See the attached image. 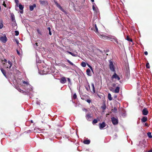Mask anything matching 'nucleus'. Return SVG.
Returning a JSON list of instances; mask_svg holds the SVG:
<instances>
[{
    "label": "nucleus",
    "mask_w": 152,
    "mask_h": 152,
    "mask_svg": "<svg viewBox=\"0 0 152 152\" xmlns=\"http://www.w3.org/2000/svg\"><path fill=\"white\" fill-rule=\"evenodd\" d=\"M12 65V63L10 61H8L6 64L7 68L10 69Z\"/></svg>",
    "instance_id": "obj_10"
},
{
    "label": "nucleus",
    "mask_w": 152,
    "mask_h": 152,
    "mask_svg": "<svg viewBox=\"0 0 152 152\" xmlns=\"http://www.w3.org/2000/svg\"><path fill=\"white\" fill-rule=\"evenodd\" d=\"M38 33L39 34L41 35V31L39 30V29H37V30Z\"/></svg>",
    "instance_id": "obj_34"
},
{
    "label": "nucleus",
    "mask_w": 152,
    "mask_h": 152,
    "mask_svg": "<svg viewBox=\"0 0 152 152\" xmlns=\"http://www.w3.org/2000/svg\"><path fill=\"white\" fill-rule=\"evenodd\" d=\"M83 111H87V110L85 108L83 109Z\"/></svg>",
    "instance_id": "obj_52"
},
{
    "label": "nucleus",
    "mask_w": 152,
    "mask_h": 152,
    "mask_svg": "<svg viewBox=\"0 0 152 152\" xmlns=\"http://www.w3.org/2000/svg\"><path fill=\"white\" fill-rule=\"evenodd\" d=\"M36 5L35 4H34L32 5H30L29 6L30 10L32 11L33 10L34 8L36 7Z\"/></svg>",
    "instance_id": "obj_16"
},
{
    "label": "nucleus",
    "mask_w": 152,
    "mask_h": 152,
    "mask_svg": "<svg viewBox=\"0 0 152 152\" xmlns=\"http://www.w3.org/2000/svg\"><path fill=\"white\" fill-rule=\"evenodd\" d=\"M109 67L110 70L113 72H115V68L113 65V62L110 60L109 61Z\"/></svg>",
    "instance_id": "obj_2"
},
{
    "label": "nucleus",
    "mask_w": 152,
    "mask_h": 152,
    "mask_svg": "<svg viewBox=\"0 0 152 152\" xmlns=\"http://www.w3.org/2000/svg\"><path fill=\"white\" fill-rule=\"evenodd\" d=\"M31 122L32 123H33V121L32 120H31Z\"/></svg>",
    "instance_id": "obj_61"
},
{
    "label": "nucleus",
    "mask_w": 152,
    "mask_h": 152,
    "mask_svg": "<svg viewBox=\"0 0 152 152\" xmlns=\"http://www.w3.org/2000/svg\"><path fill=\"white\" fill-rule=\"evenodd\" d=\"M18 90L20 92H21L22 91H23V90H21V89L20 88L18 89Z\"/></svg>",
    "instance_id": "obj_53"
},
{
    "label": "nucleus",
    "mask_w": 152,
    "mask_h": 152,
    "mask_svg": "<svg viewBox=\"0 0 152 152\" xmlns=\"http://www.w3.org/2000/svg\"><path fill=\"white\" fill-rule=\"evenodd\" d=\"M39 63H41V61H40L39 62Z\"/></svg>",
    "instance_id": "obj_64"
},
{
    "label": "nucleus",
    "mask_w": 152,
    "mask_h": 152,
    "mask_svg": "<svg viewBox=\"0 0 152 152\" xmlns=\"http://www.w3.org/2000/svg\"><path fill=\"white\" fill-rule=\"evenodd\" d=\"M18 7H19V9L20 10H23L24 7L21 4H19V5Z\"/></svg>",
    "instance_id": "obj_23"
},
{
    "label": "nucleus",
    "mask_w": 152,
    "mask_h": 152,
    "mask_svg": "<svg viewBox=\"0 0 152 152\" xmlns=\"http://www.w3.org/2000/svg\"><path fill=\"white\" fill-rule=\"evenodd\" d=\"M83 142L85 144H89L90 142V141L89 140H84Z\"/></svg>",
    "instance_id": "obj_19"
},
{
    "label": "nucleus",
    "mask_w": 152,
    "mask_h": 152,
    "mask_svg": "<svg viewBox=\"0 0 152 152\" xmlns=\"http://www.w3.org/2000/svg\"><path fill=\"white\" fill-rule=\"evenodd\" d=\"M1 71L2 72V73L4 75L5 77H6V72H5V71L4 70V69H3L1 68Z\"/></svg>",
    "instance_id": "obj_20"
},
{
    "label": "nucleus",
    "mask_w": 152,
    "mask_h": 152,
    "mask_svg": "<svg viewBox=\"0 0 152 152\" xmlns=\"http://www.w3.org/2000/svg\"><path fill=\"white\" fill-rule=\"evenodd\" d=\"M86 118L88 120L90 121L92 118V116L90 113H88L86 115Z\"/></svg>",
    "instance_id": "obj_15"
},
{
    "label": "nucleus",
    "mask_w": 152,
    "mask_h": 152,
    "mask_svg": "<svg viewBox=\"0 0 152 152\" xmlns=\"http://www.w3.org/2000/svg\"><path fill=\"white\" fill-rule=\"evenodd\" d=\"M39 73L41 75H43V74H45V73H41V72H39Z\"/></svg>",
    "instance_id": "obj_60"
},
{
    "label": "nucleus",
    "mask_w": 152,
    "mask_h": 152,
    "mask_svg": "<svg viewBox=\"0 0 152 152\" xmlns=\"http://www.w3.org/2000/svg\"><path fill=\"white\" fill-rule=\"evenodd\" d=\"M144 54L145 55H147L148 54V52L147 51L145 52Z\"/></svg>",
    "instance_id": "obj_49"
},
{
    "label": "nucleus",
    "mask_w": 152,
    "mask_h": 152,
    "mask_svg": "<svg viewBox=\"0 0 152 152\" xmlns=\"http://www.w3.org/2000/svg\"><path fill=\"white\" fill-rule=\"evenodd\" d=\"M106 106L105 104L103 105L101 107V108L103 110H104L106 109Z\"/></svg>",
    "instance_id": "obj_32"
},
{
    "label": "nucleus",
    "mask_w": 152,
    "mask_h": 152,
    "mask_svg": "<svg viewBox=\"0 0 152 152\" xmlns=\"http://www.w3.org/2000/svg\"><path fill=\"white\" fill-rule=\"evenodd\" d=\"M145 126H148V124H147L146 123H145Z\"/></svg>",
    "instance_id": "obj_56"
},
{
    "label": "nucleus",
    "mask_w": 152,
    "mask_h": 152,
    "mask_svg": "<svg viewBox=\"0 0 152 152\" xmlns=\"http://www.w3.org/2000/svg\"><path fill=\"white\" fill-rule=\"evenodd\" d=\"M93 9L94 10H96V8L94 5H93Z\"/></svg>",
    "instance_id": "obj_48"
},
{
    "label": "nucleus",
    "mask_w": 152,
    "mask_h": 152,
    "mask_svg": "<svg viewBox=\"0 0 152 152\" xmlns=\"http://www.w3.org/2000/svg\"><path fill=\"white\" fill-rule=\"evenodd\" d=\"M111 79H117L118 80H120V78L115 72H114V74L112 76Z\"/></svg>",
    "instance_id": "obj_7"
},
{
    "label": "nucleus",
    "mask_w": 152,
    "mask_h": 152,
    "mask_svg": "<svg viewBox=\"0 0 152 152\" xmlns=\"http://www.w3.org/2000/svg\"><path fill=\"white\" fill-rule=\"evenodd\" d=\"M146 68L148 69L150 68V66L149 63H148L146 64Z\"/></svg>",
    "instance_id": "obj_33"
},
{
    "label": "nucleus",
    "mask_w": 152,
    "mask_h": 152,
    "mask_svg": "<svg viewBox=\"0 0 152 152\" xmlns=\"http://www.w3.org/2000/svg\"><path fill=\"white\" fill-rule=\"evenodd\" d=\"M148 112L146 108H144L142 110V114L144 115H147L148 114Z\"/></svg>",
    "instance_id": "obj_11"
},
{
    "label": "nucleus",
    "mask_w": 152,
    "mask_h": 152,
    "mask_svg": "<svg viewBox=\"0 0 152 152\" xmlns=\"http://www.w3.org/2000/svg\"><path fill=\"white\" fill-rule=\"evenodd\" d=\"M16 42L17 44H18L19 43V42L18 40H16Z\"/></svg>",
    "instance_id": "obj_59"
},
{
    "label": "nucleus",
    "mask_w": 152,
    "mask_h": 152,
    "mask_svg": "<svg viewBox=\"0 0 152 152\" xmlns=\"http://www.w3.org/2000/svg\"><path fill=\"white\" fill-rule=\"evenodd\" d=\"M34 47H35L36 46H38V43H35V44H34Z\"/></svg>",
    "instance_id": "obj_45"
},
{
    "label": "nucleus",
    "mask_w": 152,
    "mask_h": 152,
    "mask_svg": "<svg viewBox=\"0 0 152 152\" xmlns=\"http://www.w3.org/2000/svg\"><path fill=\"white\" fill-rule=\"evenodd\" d=\"M148 152H152V149L151 150L148 151Z\"/></svg>",
    "instance_id": "obj_54"
},
{
    "label": "nucleus",
    "mask_w": 152,
    "mask_h": 152,
    "mask_svg": "<svg viewBox=\"0 0 152 152\" xmlns=\"http://www.w3.org/2000/svg\"><path fill=\"white\" fill-rule=\"evenodd\" d=\"M127 39L129 41H131V42H132V39H129V38H128V37H127Z\"/></svg>",
    "instance_id": "obj_44"
},
{
    "label": "nucleus",
    "mask_w": 152,
    "mask_h": 152,
    "mask_svg": "<svg viewBox=\"0 0 152 152\" xmlns=\"http://www.w3.org/2000/svg\"><path fill=\"white\" fill-rule=\"evenodd\" d=\"M36 103L37 104H38V105H39L40 104V101H39L38 100L37 101H36Z\"/></svg>",
    "instance_id": "obj_42"
},
{
    "label": "nucleus",
    "mask_w": 152,
    "mask_h": 152,
    "mask_svg": "<svg viewBox=\"0 0 152 152\" xmlns=\"http://www.w3.org/2000/svg\"><path fill=\"white\" fill-rule=\"evenodd\" d=\"M48 30H49V31H50V27H49L48 28Z\"/></svg>",
    "instance_id": "obj_55"
},
{
    "label": "nucleus",
    "mask_w": 152,
    "mask_h": 152,
    "mask_svg": "<svg viewBox=\"0 0 152 152\" xmlns=\"http://www.w3.org/2000/svg\"><path fill=\"white\" fill-rule=\"evenodd\" d=\"M141 120L142 122H145L147 120V117H143Z\"/></svg>",
    "instance_id": "obj_17"
},
{
    "label": "nucleus",
    "mask_w": 152,
    "mask_h": 152,
    "mask_svg": "<svg viewBox=\"0 0 152 152\" xmlns=\"http://www.w3.org/2000/svg\"><path fill=\"white\" fill-rule=\"evenodd\" d=\"M67 52L68 53H69V54L72 55L73 56L76 57L77 56L76 55L74 54V53H72V52H71L67 51Z\"/></svg>",
    "instance_id": "obj_24"
},
{
    "label": "nucleus",
    "mask_w": 152,
    "mask_h": 152,
    "mask_svg": "<svg viewBox=\"0 0 152 152\" xmlns=\"http://www.w3.org/2000/svg\"><path fill=\"white\" fill-rule=\"evenodd\" d=\"M15 2L16 3V4L17 6H18V4L19 3L18 0H15Z\"/></svg>",
    "instance_id": "obj_40"
},
{
    "label": "nucleus",
    "mask_w": 152,
    "mask_h": 152,
    "mask_svg": "<svg viewBox=\"0 0 152 152\" xmlns=\"http://www.w3.org/2000/svg\"><path fill=\"white\" fill-rule=\"evenodd\" d=\"M11 15V18L13 22H14V25L15 26H16V23H15V16L14 14L12 13H11L10 14Z\"/></svg>",
    "instance_id": "obj_9"
},
{
    "label": "nucleus",
    "mask_w": 152,
    "mask_h": 152,
    "mask_svg": "<svg viewBox=\"0 0 152 152\" xmlns=\"http://www.w3.org/2000/svg\"><path fill=\"white\" fill-rule=\"evenodd\" d=\"M66 81V78L64 77H62L60 79V82L61 83L64 84Z\"/></svg>",
    "instance_id": "obj_12"
},
{
    "label": "nucleus",
    "mask_w": 152,
    "mask_h": 152,
    "mask_svg": "<svg viewBox=\"0 0 152 152\" xmlns=\"http://www.w3.org/2000/svg\"><path fill=\"white\" fill-rule=\"evenodd\" d=\"M4 62H7V60L6 59H4Z\"/></svg>",
    "instance_id": "obj_58"
},
{
    "label": "nucleus",
    "mask_w": 152,
    "mask_h": 152,
    "mask_svg": "<svg viewBox=\"0 0 152 152\" xmlns=\"http://www.w3.org/2000/svg\"><path fill=\"white\" fill-rule=\"evenodd\" d=\"M100 36L103 38V39H108L109 38L110 40L111 41H113L112 39H115L114 38H112L110 37V36H106L104 34H100Z\"/></svg>",
    "instance_id": "obj_6"
},
{
    "label": "nucleus",
    "mask_w": 152,
    "mask_h": 152,
    "mask_svg": "<svg viewBox=\"0 0 152 152\" xmlns=\"http://www.w3.org/2000/svg\"><path fill=\"white\" fill-rule=\"evenodd\" d=\"M67 61L68 63H69L72 66H74L75 65L70 61L69 59L67 60Z\"/></svg>",
    "instance_id": "obj_29"
},
{
    "label": "nucleus",
    "mask_w": 152,
    "mask_h": 152,
    "mask_svg": "<svg viewBox=\"0 0 152 152\" xmlns=\"http://www.w3.org/2000/svg\"><path fill=\"white\" fill-rule=\"evenodd\" d=\"M91 86L92 88L93 92V93H95V87H94V84L93 83H92L91 84Z\"/></svg>",
    "instance_id": "obj_22"
},
{
    "label": "nucleus",
    "mask_w": 152,
    "mask_h": 152,
    "mask_svg": "<svg viewBox=\"0 0 152 152\" xmlns=\"http://www.w3.org/2000/svg\"><path fill=\"white\" fill-rule=\"evenodd\" d=\"M77 98V95L75 93L74 94L73 96V98L74 99H75Z\"/></svg>",
    "instance_id": "obj_37"
},
{
    "label": "nucleus",
    "mask_w": 152,
    "mask_h": 152,
    "mask_svg": "<svg viewBox=\"0 0 152 152\" xmlns=\"http://www.w3.org/2000/svg\"><path fill=\"white\" fill-rule=\"evenodd\" d=\"M99 125L100 129H102L106 126V124L104 122H103L102 123H99Z\"/></svg>",
    "instance_id": "obj_13"
},
{
    "label": "nucleus",
    "mask_w": 152,
    "mask_h": 152,
    "mask_svg": "<svg viewBox=\"0 0 152 152\" xmlns=\"http://www.w3.org/2000/svg\"><path fill=\"white\" fill-rule=\"evenodd\" d=\"M113 110H114L115 112L117 111V109L116 108L114 107V108L113 109Z\"/></svg>",
    "instance_id": "obj_50"
},
{
    "label": "nucleus",
    "mask_w": 152,
    "mask_h": 152,
    "mask_svg": "<svg viewBox=\"0 0 152 152\" xmlns=\"http://www.w3.org/2000/svg\"><path fill=\"white\" fill-rule=\"evenodd\" d=\"M87 65L90 68L91 70L93 71V68L91 66H90L89 64H87Z\"/></svg>",
    "instance_id": "obj_36"
},
{
    "label": "nucleus",
    "mask_w": 152,
    "mask_h": 152,
    "mask_svg": "<svg viewBox=\"0 0 152 152\" xmlns=\"http://www.w3.org/2000/svg\"><path fill=\"white\" fill-rule=\"evenodd\" d=\"M54 2L56 4V6L62 12H64V10L62 8L61 6L55 0H53Z\"/></svg>",
    "instance_id": "obj_8"
},
{
    "label": "nucleus",
    "mask_w": 152,
    "mask_h": 152,
    "mask_svg": "<svg viewBox=\"0 0 152 152\" xmlns=\"http://www.w3.org/2000/svg\"><path fill=\"white\" fill-rule=\"evenodd\" d=\"M91 1L92 2H94V0H91Z\"/></svg>",
    "instance_id": "obj_62"
},
{
    "label": "nucleus",
    "mask_w": 152,
    "mask_h": 152,
    "mask_svg": "<svg viewBox=\"0 0 152 152\" xmlns=\"http://www.w3.org/2000/svg\"><path fill=\"white\" fill-rule=\"evenodd\" d=\"M20 12L22 14L23 13V10H21V11H20Z\"/></svg>",
    "instance_id": "obj_57"
},
{
    "label": "nucleus",
    "mask_w": 152,
    "mask_h": 152,
    "mask_svg": "<svg viewBox=\"0 0 152 152\" xmlns=\"http://www.w3.org/2000/svg\"><path fill=\"white\" fill-rule=\"evenodd\" d=\"M125 71L127 73H129V68H126L125 69Z\"/></svg>",
    "instance_id": "obj_38"
},
{
    "label": "nucleus",
    "mask_w": 152,
    "mask_h": 152,
    "mask_svg": "<svg viewBox=\"0 0 152 152\" xmlns=\"http://www.w3.org/2000/svg\"><path fill=\"white\" fill-rule=\"evenodd\" d=\"M120 88L119 87H117L115 90H113V88L110 89V91L113 92L115 93H118L120 91Z\"/></svg>",
    "instance_id": "obj_5"
},
{
    "label": "nucleus",
    "mask_w": 152,
    "mask_h": 152,
    "mask_svg": "<svg viewBox=\"0 0 152 152\" xmlns=\"http://www.w3.org/2000/svg\"><path fill=\"white\" fill-rule=\"evenodd\" d=\"M81 65L82 66L84 67H85L86 66V63L83 61L82 62Z\"/></svg>",
    "instance_id": "obj_25"
},
{
    "label": "nucleus",
    "mask_w": 152,
    "mask_h": 152,
    "mask_svg": "<svg viewBox=\"0 0 152 152\" xmlns=\"http://www.w3.org/2000/svg\"><path fill=\"white\" fill-rule=\"evenodd\" d=\"M147 134L148 137L150 138H152V136L151 135V133L150 132H148L147 133Z\"/></svg>",
    "instance_id": "obj_27"
},
{
    "label": "nucleus",
    "mask_w": 152,
    "mask_h": 152,
    "mask_svg": "<svg viewBox=\"0 0 152 152\" xmlns=\"http://www.w3.org/2000/svg\"><path fill=\"white\" fill-rule=\"evenodd\" d=\"M108 99L109 100L111 101L112 99V98L111 97V95L109 93L108 95Z\"/></svg>",
    "instance_id": "obj_21"
},
{
    "label": "nucleus",
    "mask_w": 152,
    "mask_h": 152,
    "mask_svg": "<svg viewBox=\"0 0 152 152\" xmlns=\"http://www.w3.org/2000/svg\"><path fill=\"white\" fill-rule=\"evenodd\" d=\"M111 121L113 124L114 125H116L118 124V119L117 118L112 117L111 118Z\"/></svg>",
    "instance_id": "obj_3"
},
{
    "label": "nucleus",
    "mask_w": 152,
    "mask_h": 152,
    "mask_svg": "<svg viewBox=\"0 0 152 152\" xmlns=\"http://www.w3.org/2000/svg\"><path fill=\"white\" fill-rule=\"evenodd\" d=\"M98 122V120L97 119H94L93 121V124H95L97 123Z\"/></svg>",
    "instance_id": "obj_30"
},
{
    "label": "nucleus",
    "mask_w": 152,
    "mask_h": 152,
    "mask_svg": "<svg viewBox=\"0 0 152 152\" xmlns=\"http://www.w3.org/2000/svg\"><path fill=\"white\" fill-rule=\"evenodd\" d=\"M116 84L115 83H113L112 84V86L113 87H115L116 86Z\"/></svg>",
    "instance_id": "obj_41"
},
{
    "label": "nucleus",
    "mask_w": 152,
    "mask_h": 152,
    "mask_svg": "<svg viewBox=\"0 0 152 152\" xmlns=\"http://www.w3.org/2000/svg\"><path fill=\"white\" fill-rule=\"evenodd\" d=\"M121 115L123 116H125L126 115V114L125 113H123L121 114Z\"/></svg>",
    "instance_id": "obj_46"
},
{
    "label": "nucleus",
    "mask_w": 152,
    "mask_h": 152,
    "mask_svg": "<svg viewBox=\"0 0 152 152\" xmlns=\"http://www.w3.org/2000/svg\"><path fill=\"white\" fill-rule=\"evenodd\" d=\"M4 7H6V4H4Z\"/></svg>",
    "instance_id": "obj_63"
},
{
    "label": "nucleus",
    "mask_w": 152,
    "mask_h": 152,
    "mask_svg": "<svg viewBox=\"0 0 152 152\" xmlns=\"http://www.w3.org/2000/svg\"><path fill=\"white\" fill-rule=\"evenodd\" d=\"M85 87L87 91H90V85L88 83H87V84L86 85Z\"/></svg>",
    "instance_id": "obj_14"
},
{
    "label": "nucleus",
    "mask_w": 152,
    "mask_h": 152,
    "mask_svg": "<svg viewBox=\"0 0 152 152\" xmlns=\"http://www.w3.org/2000/svg\"><path fill=\"white\" fill-rule=\"evenodd\" d=\"M7 40V38L5 35L0 36V40L2 42L5 43Z\"/></svg>",
    "instance_id": "obj_4"
},
{
    "label": "nucleus",
    "mask_w": 152,
    "mask_h": 152,
    "mask_svg": "<svg viewBox=\"0 0 152 152\" xmlns=\"http://www.w3.org/2000/svg\"><path fill=\"white\" fill-rule=\"evenodd\" d=\"M66 78L68 80L69 82V83H71V80H70V79L69 78Z\"/></svg>",
    "instance_id": "obj_47"
},
{
    "label": "nucleus",
    "mask_w": 152,
    "mask_h": 152,
    "mask_svg": "<svg viewBox=\"0 0 152 152\" xmlns=\"http://www.w3.org/2000/svg\"><path fill=\"white\" fill-rule=\"evenodd\" d=\"M22 82L23 84H25L26 86L27 87L26 88L27 90H29V91L32 90V87L29 84V83L24 80H22Z\"/></svg>",
    "instance_id": "obj_1"
},
{
    "label": "nucleus",
    "mask_w": 152,
    "mask_h": 152,
    "mask_svg": "<svg viewBox=\"0 0 152 152\" xmlns=\"http://www.w3.org/2000/svg\"><path fill=\"white\" fill-rule=\"evenodd\" d=\"M86 101L88 103H90L91 102V101L90 99H88L86 100Z\"/></svg>",
    "instance_id": "obj_39"
},
{
    "label": "nucleus",
    "mask_w": 152,
    "mask_h": 152,
    "mask_svg": "<svg viewBox=\"0 0 152 152\" xmlns=\"http://www.w3.org/2000/svg\"><path fill=\"white\" fill-rule=\"evenodd\" d=\"M16 51H17V53L18 54L19 56H20V53L19 51L18 50H17Z\"/></svg>",
    "instance_id": "obj_43"
},
{
    "label": "nucleus",
    "mask_w": 152,
    "mask_h": 152,
    "mask_svg": "<svg viewBox=\"0 0 152 152\" xmlns=\"http://www.w3.org/2000/svg\"><path fill=\"white\" fill-rule=\"evenodd\" d=\"M3 24L2 21H0V29L2 28L3 27Z\"/></svg>",
    "instance_id": "obj_28"
},
{
    "label": "nucleus",
    "mask_w": 152,
    "mask_h": 152,
    "mask_svg": "<svg viewBox=\"0 0 152 152\" xmlns=\"http://www.w3.org/2000/svg\"><path fill=\"white\" fill-rule=\"evenodd\" d=\"M86 74L87 75L89 76H91V74L90 73L91 71L89 69H88L86 70Z\"/></svg>",
    "instance_id": "obj_18"
},
{
    "label": "nucleus",
    "mask_w": 152,
    "mask_h": 152,
    "mask_svg": "<svg viewBox=\"0 0 152 152\" xmlns=\"http://www.w3.org/2000/svg\"><path fill=\"white\" fill-rule=\"evenodd\" d=\"M49 34L50 35H51L52 34V33L50 31H49Z\"/></svg>",
    "instance_id": "obj_51"
},
{
    "label": "nucleus",
    "mask_w": 152,
    "mask_h": 152,
    "mask_svg": "<svg viewBox=\"0 0 152 152\" xmlns=\"http://www.w3.org/2000/svg\"><path fill=\"white\" fill-rule=\"evenodd\" d=\"M95 29H96V31H95L96 33L98 32V29L97 27L96 26V24H95Z\"/></svg>",
    "instance_id": "obj_31"
},
{
    "label": "nucleus",
    "mask_w": 152,
    "mask_h": 152,
    "mask_svg": "<svg viewBox=\"0 0 152 152\" xmlns=\"http://www.w3.org/2000/svg\"><path fill=\"white\" fill-rule=\"evenodd\" d=\"M39 1L40 4L42 5H44L45 4V1L40 0Z\"/></svg>",
    "instance_id": "obj_26"
},
{
    "label": "nucleus",
    "mask_w": 152,
    "mask_h": 152,
    "mask_svg": "<svg viewBox=\"0 0 152 152\" xmlns=\"http://www.w3.org/2000/svg\"><path fill=\"white\" fill-rule=\"evenodd\" d=\"M15 35L16 36H18L19 35V32L18 31H15Z\"/></svg>",
    "instance_id": "obj_35"
}]
</instances>
